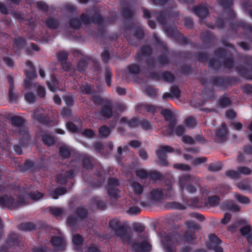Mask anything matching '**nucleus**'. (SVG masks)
Returning <instances> with one entry per match:
<instances>
[{
	"instance_id": "obj_43",
	"label": "nucleus",
	"mask_w": 252,
	"mask_h": 252,
	"mask_svg": "<svg viewBox=\"0 0 252 252\" xmlns=\"http://www.w3.org/2000/svg\"><path fill=\"white\" fill-rule=\"evenodd\" d=\"M66 127L69 131L73 133L77 132L79 129L78 127L72 123H68L66 124Z\"/></svg>"
},
{
	"instance_id": "obj_56",
	"label": "nucleus",
	"mask_w": 252,
	"mask_h": 252,
	"mask_svg": "<svg viewBox=\"0 0 252 252\" xmlns=\"http://www.w3.org/2000/svg\"><path fill=\"white\" fill-rule=\"evenodd\" d=\"M111 73L109 69H107L105 73V79L106 83L108 86L111 84Z\"/></svg>"
},
{
	"instance_id": "obj_59",
	"label": "nucleus",
	"mask_w": 252,
	"mask_h": 252,
	"mask_svg": "<svg viewBox=\"0 0 252 252\" xmlns=\"http://www.w3.org/2000/svg\"><path fill=\"white\" fill-rule=\"evenodd\" d=\"M37 7L43 11H46L48 9L47 5L42 1H38L36 3Z\"/></svg>"
},
{
	"instance_id": "obj_53",
	"label": "nucleus",
	"mask_w": 252,
	"mask_h": 252,
	"mask_svg": "<svg viewBox=\"0 0 252 252\" xmlns=\"http://www.w3.org/2000/svg\"><path fill=\"white\" fill-rule=\"evenodd\" d=\"M64 101L66 105L68 106H71L73 103V98L69 95H67L64 97Z\"/></svg>"
},
{
	"instance_id": "obj_18",
	"label": "nucleus",
	"mask_w": 252,
	"mask_h": 252,
	"mask_svg": "<svg viewBox=\"0 0 252 252\" xmlns=\"http://www.w3.org/2000/svg\"><path fill=\"white\" fill-rule=\"evenodd\" d=\"M83 239L79 235H75L72 238V242L74 248L76 250H80L83 244Z\"/></svg>"
},
{
	"instance_id": "obj_34",
	"label": "nucleus",
	"mask_w": 252,
	"mask_h": 252,
	"mask_svg": "<svg viewBox=\"0 0 252 252\" xmlns=\"http://www.w3.org/2000/svg\"><path fill=\"white\" fill-rule=\"evenodd\" d=\"M162 79L166 82H172L173 81L174 78L173 75L168 72H164L162 74Z\"/></svg>"
},
{
	"instance_id": "obj_15",
	"label": "nucleus",
	"mask_w": 252,
	"mask_h": 252,
	"mask_svg": "<svg viewBox=\"0 0 252 252\" xmlns=\"http://www.w3.org/2000/svg\"><path fill=\"white\" fill-rule=\"evenodd\" d=\"M46 111L42 108L37 109L33 113V117L41 122H45L46 119Z\"/></svg>"
},
{
	"instance_id": "obj_45",
	"label": "nucleus",
	"mask_w": 252,
	"mask_h": 252,
	"mask_svg": "<svg viewBox=\"0 0 252 252\" xmlns=\"http://www.w3.org/2000/svg\"><path fill=\"white\" fill-rule=\"evenodd\" d=\"M128 70L129 73L137 74L139 72V67L137 65H131L128 67Z\"/></svg>"
},
{
	"instance_id": "obj_42",
	"label": "nucleus",
	"mask_w": 252,
	"mask_h": 252,
	"mask_svg": "<svg viewBox=\"0 0 252 252\" xmlns=\"http://www.w3.org/2000/svg\"><path fill=\"white\" fill-rule=\"evenodd\" d=\"M186 226L187 228L190 231L197 230L199 227L196 223L192 221L187 222L186 223Z\"/></svg>"
},
{
	"instance_id": "obj_4",
	"label": "nucleus",
	"mask_w": 252,
	"mask_h": 252,
	"mask_svg": "<svg viewBox=\"0 0 252 252\" xmlns=\"http://www.w3.org/2000/svg\"><path fill=\"white\" fill-rule=\"evenodd\" d=\"M245 225L243 226L240 230L241 235L246 237L248 241V243L252 245V229L250 225L248 224L246 220L240 219L236 221L233 224L229 226L228 230L231 232H234L236 230L238 225L241 226Z\"/></svg>"
},
{
	"instance_id": "obj_32",
	"label": "nucleus",
	"mask_w": 252,
	"mask_h": 252,
	"mask_svg": "<svg viewBox=\"0 0 252 252\" xmlns=\"http://www.w3.org/2000/svg\"><path fill=\"white\" fill-rule=\"evenodd\" d=\"M219 202V198L216 196L209 197L207 200V204L212 206L218 205Z\"/></svg>"
},
{
	"instance_id": "obj_39",
	"label": "nucleus",
	"mask_w": 252,
	"mask_h": 252,
	"mask_svg": "<svg viewBox=\"0 0 252 252\" xmlns=\"http://www.w3.org/2000/svg\"><path fill=\"white\" fill-rule=\"evenodd\" d=\"M162 115L164 117L166 121H170L172 119V114L168 110H164L161 111Z\"/></svg>"
},
{
	"instance_id": "obj_14",
	"label": "nucleus",
	"mask_w": 252,
	"mask_h": 252,
	"mask_svg": "<svg viewBox=\"0 0 252 252\" xmlns=\"http://www.w3.org/2000/svg\"><path fill=\"white\" fill-rule=\"evenodd\" d=\"M194 12L200 18H204L208 14V8L206 4H202L194 8Z\"/></svg>"
},
{
	"instance_id": "obj_22",
	"label": "nucleus",
	"mask_w": 252,
	"mask_h": 252,
	"mask_svg": "<svg viewBox=\"0 0 252 252\" xmlns=\"http://www.w3.org/2000/svg\"><path fill=\"white\" fill-rule=\"evenodd\" d=\"M66 192V190L64 188H59L51 191L50 194L53 198L57 199L60 195L65 194Z\"/></svg>"
},
{
	"instance_id": "obj_44",
	"label": "nucleus",
	"mask_w": 252,
	"mask_h": 252,
	"mask_svg": "<svg viewBox=\"0 0 252 252\" xmlns=\"http://www.w3.org/2000/svg\"><path fill=\"white\" fill-rule=\"evenodd\" d=\"M24 96L26 101L29 103L33 102L35 99L34 94L31 93H25Z\"/></svg>"
},
{
	"instance_id": "obj_38",
	"label": "nucleus",
	"mask_w": 252,
	"mask_h": 252,
	"mask_svg": "<svg viewBox=\"0 0 252 252\" xmlns=\"http://www.w3.org/2000/svg\"><path fill=\"white\" fill-rule=\"evenodd\" d=\"M173 168L183 171H188L190 169L189 166L181 163L174 164Z\"/></svg>"
},
{
	"instance_id": "obj_50",
	"label": "nucleus",
	"mask_w": 252,
	"mask_h": 252,
	"mask_svg": "<svg viewBox=\"0 0 252 252\" xmlns=\"http://www.w3.org/2000/svg\"><path fill=\"white\" fill-rule=\"evenodd\" d=\"M71 114V112L69 108H63L61 112V115L63 117L68 118Z\"/></svg>"
},
{
	"instance_id": "obj_64",
	"label": "nucleus",
	"mask_w": 252,
	"mask_h": 252,
	"mask_svg": "<svg viewBox=\"0 0 252 252\" xmlns=\"http://www.w3.org/2000/svg\"><path fill=\"white\" fill-rule=\"evenodd\" d=\"M85 252H99V250L94 246H91L88 247L85 250Z\"/></svg>"
},
{
	"instance_id": "obj_47",
	"label": "nucleus",
	"mask_w": 252,
	"mask_h": 252,
	"mask_svg": "<svg viewBox=\"0 0 252 252\" xmlns=\"http://www.w3.org/2000/svg\"><path fill=\"white\" fill-rule=\"evenodd\" d=\"M14 45L16 47H17V48L21 47L24 45L25 40L22 38L19 37V38L14 40Z\"/></svg>"
},
{
	"instance_id": "obj_48",
	"label": "nucleus",
	"mask_w": 252,
	"mask_h": 252,
	"mask_svg": "<svg viewBox=\"0 0 252 252\" xmlns=\"http://www.w3.org/2000/svg\"><path fill=\"white\" fill-rule=\"evenodd\" d=\"M220 105L222 107H225L230 104V100L228 98L223 97L220 99Z\"/></svg>"
},
{
	"instance_id": "obj_12",
	"label": "nucleus",
	"mask_w": 252,
	"mask_h": 252,
	"mask_svg": "<svg viewBox=\"0 0 252 252\" xmlns=\"http://www.w3.org/2000/svg\"><path fill=\"white\" fill-rule=\"evenodd\" d=\"M118 185V181L116 179L112 178L109 180L108 192L111 197L116 198L119 196V190L116 188Z\"/></svg>"
},
{
	"instance_id": "obj_62",
	"label": "nucleus",
	"mask_w": 252,
	"mask_h": 252,
	"mask_svg": "<svg viewBox=\"0 0 252 252\" xmlns=\"http://www.w3.org/2000/svg\"><path fill=\"white\" fill-rule=\"evenodd\" d=\"M142 127L145 129H149L151 128V125L147 121H143L141 123Z\"/></svg>"
},
{
	"instance_id": "obj_16",
	"label": "nucleus",
	"mask_w": 252,
	"mask_h": 252,
	"mask_svg": "<svg viewBox=\"0 0 252 252\" xmlns=\"http://www.w3.org/2000/svg\"><path fill=\"white\" fill-rule=\"evenodd\" d=\"M226 135L227 129L225 126L223 124L221 128L219 129L216 133L217 140L219 142L222 141L225 138Z\"/></svg>"
},
{
	"instance_id": "obj_37",
	"label": "nucleus",
	"mask_w": 252,
	"mask_h": 252,
	"mask_svg": "<svg viewBox=\"0 0 252 252\" xmlns=\"http://www.w3.org/2000/svg\"><path fill=\"white\" fill-rule=\"evenodd\" d=\"M46 25L48 27L54 29L57 27L58 24L55 19L50 18L46 21Z\"/></svg>"
},
{
	"instance_id": "obj_1",
	"label": "nucleus",
	"mask_w": 252,
	"mask_h": 252,
	"mask_svg": "<svg viewBox=\"0 0 252 252\" xmlns=\"http://www.w3.org/2000/svg\"><path fill=\"white\" fill-rule=\"evenodd\" d=\"M109 226L115 232L117 236L120 237L123 242L127 244H132V247L136 252H147L151 250V246L147 238L141 237L138 242L131 243V236L121 225L120 221L117 219L111 220Z\"/></svg>"
},
{
	"instance_id": "obj_52",
	"label": "nucleus",
	"mask_w": 252,
	"mask_h": 252,
	"mask_svg": "<svg viewBox=\"0 0 252 252\" xmlns=\"http://www.w3.org/2000/svg\"><path fill=\"white\" fill-rule=\"evenodd\" d=\"M182 140L183 142L187 144H192L194 143V140L191 137L187 135L183 136Z\"/></svg>"
},
{
	"instance_id": "obj_25",
	"label": "nucleus",
	"mask_w": 252,
	"mask_h": 252,
	"mask_svg": "<svg viewBox=\"0 0 252 252\" xmlns=\"http://www.w3.org/2000/svg\"><path fill=\"white\" fill-rule=\"evenodd\" d=\"M42 140L44 143L48 146L52 145L55 143L54 137L47 133L42 135Z\"/></svg>"
},
{
	"instance_id": "obj_9",
	"label": "nucleus",
	"mask_w": 252,
	"mask_h": 252,
	"mask_svg": "<svg viewBox=\"0 0 252 252\" xmlns=\"http://www.w3.org/2000/svg\"><path fill=\"white\" fill-rule=\"evenodd\" d=\"M54 231H56V232L54 233H57L59 234V236L52 237L50 242L56 251L62 250L65 247V242L59 230L56 229Z\"/></svg>"
},
{
	"instance_id": "obj_26",
	"label": "nucleus",
	"mask_w": 252,
	"mask_h": 252,
	"mask_svg": "<svg viewBox=\"0 0 252 252\" xmlns=\"http://www.w3.org/2000/svg\"><path fill=\"white\" fill-rule=\"evenodd\" d=\"M131 188L136 194H140L143 190V187L137 182H133L131 184Z\"/></svg>"
},
{
	"instance_id": "obj_57",
	"label": "nucleus",
	"mask_w": 252,
	"mask_h": 252,
	"mask_svg": "<svg viewBox=\"0 0 252 252\" xmlns=\"http://www.w3.org/2000/svg\"><path fill=\"white\" fill-rule=\"evenodd\" d=\"M141 210L138 207H132L129 208L128 212L132 215L137 214L140 213Z\"/></svg>"
},
{
	"instance_id": "obj_2",
	"label": "nucleus",
	"mask_w": 252,
	"mask_h": 252,
	"mask_svg": "<svg viewBox=\"0 0 252 252\" xmlns=\"http://www.w3.org/2000/svg\"><path fill=\"white\" fill-rule=\"evenodd\" d=\"M14 192L18 193V196L11 194L0 196V206L7 207L10 208H15L24 203V198H29L34 201H37L43 196V193L39 192H32L28 194L25 189L16 188L14 189Z\"/></svg>"
},
{
	"instance_id": "obj_60",
	"label": "nucleus",
	"mask_w": 252,
	"mask_h": 252,
	"mask_svg": "<svg viewBox=\"0 0 252 252\" xmlns=\"http://www.w3.org/2000/svg\"><path fill=\"white\" fill-rule=\"evenodd\" d=\"M231 219V215L228 214L226 213L224 215L223 218L221 220V222L223 224H227Z\"/></svg>"
},
{
	"instance_id": "obj_21",
	"label": "nucleus",
	"mask_w": 252,
	"mask_h": 252,
	"mask_svg": "<svg viewBox=\"0 0 252 252\" xmlns=\"http://www.w3.org/2000/svg\"><path fill=\"white\" fill-rule=\"evenodd\" d=\"M180 91L177 87H173L171 89V94L165 93L163 95V98L165 99L171 96L178 97L180 96Z\"/></svg>"
},
{
	"instance_id": "obj_36",
	"label": "nucleus",
	"mask_w": 252,
	"mask_h": 252,
	"mask_svg": "<svg viewBox=\"0 0 252 252\" xmlns=\"http://www.w3.org/2000/svg\"><path fill=\"white\" fill-rule=\"evenodd\" d=\"M226 175L232 179H236L239 177V170L236 171L233 170L227 171Z\"/></svg>"
},
{
	"instance_id": "obj_33",
	"label": "nucleus",
	"mask_w": 252,
	"mask_h": 252,
	"mask_svg": "<svg viewBox=\"0 0 252 252\" xmlns=\"http://www.w3.org/2000/svg\"><path fill=\"white\" fill-rule=\"evenodd\" d=\"M110 129L105 126H102L99 129V134L101 137H106L110 134Z\"/></svg>"
},
{
	"instance_id": "obj_63",
	"label": "nucleus",
	"mask_w": 252,
	"mask_h": 252,
	"mask_svg": "<svg viewBox=\"0 0 252 252\" xmlns=\"http://www.w3.org/2000/svg\"><path fill=\"white\" fill-rule=\"evenodd\" d=\"M37 89L38 94L41 97H44L45 94V89L40 85L37 86Z\"/></svg>"
},
{
	"instance_id": "obj_23",
	"label": "nucleus",
	"mask_w": 252,
	"mask_h": 252,
	"mask_svg": "<svg viewBox=\"0 0 252 252\" xmlns=\"http://www.w3.org/2000/svg\"><path fill=\"white\" fill-rule=\"evenodd\" d=\"M234 196L236 200L242 204H248L250 203V200L249 198L246 196L240 195L237 193H234Z\"/></svg>"
},
{
	"instance_id": "obj_51",
	"label": "nucleus",
	"mask_w": 252,
	"mask_h": 252,
	"mask_svg": "<svg viewBox=\"0 0 252 252\" xmlns=\"http://www.w3.org/2000/svg\"><path fill=\"white\" fill-rule=\"evenodd\" d=\"M239 173L240 174H243L245 175L250 174L251 173V170L246 167L243 166L240 167L238 168Z\"/></svg>"
},
{
	"instance_id": "obj_20",
	"label": "nucleus",
	"mask_w": 252,
	"mask_h": 252,
	"mask_svg": "<svg viewBox=\"0 0 252 252\" xmlns=\"http://www.w3.org/2000/svg\"><path fill=\"white\" fill-rule=\"evenodd\" d=\"M8 80V82L10 85V90H9V98L11 101L15 100L18 97V95L16 94H15L13 89L12 83H13V78L12 76H8L7 77Z\"/></svg>"
},
{
	"instance_id": "obj_6",
	"label": "nucleus",
	"mask_w": 252,
	"mask_h": 252,
	"mask_svg": "<svg viewBox=\"0 0 252 252\" xmlns=\"http://www.w3.org/2000/svg\"><path fill=\"white\" fill-rule=\"evenodd\" d=\"M193 182V178L188 175L181 176L178 182V186L180 190L183 192L184 190H186L191 193L195 192L196 189L192 185Z\"/></svg>"
},
{
	"instance_id": "obj_7",
	"label": "nucleus",
	"mask_w": 252,
	"mask_h": 252,
	"mask_svg": "<svg viewBox=\"0 0 252 252\" xmlns=\"http://www.w3.org/2000/svg\"><path fill=\"white\" fill-rule=\"evenodd\" d=\"M173 152V148L170 146L166 145L159 146L156 151V154L160 164L163 166H167L168 163L166 159V154Z\"/></svg>"
},
{
	"instance_id": "obj_35",
	"label": "nucleus",
	"mask_w": 252,
	"mask_h": 252,
	"mask_svg": "<svg viewBox=\"0 0 252 252\" xmlns=\"http://www.w3.org/2000/svg\"><path fill=\"white\" fill-rule=\"evenodd\" d=\"M237 186L239 189L241 190H248L250 188L248 182L245 181L239 182Z\"/></svg>"
},
{
	"instance_id": "obj_31",
	"label": "nucleus",
	"mask_w": 252,
	"mask_h": 252,
	"mask_svg": "<svg viewBox=\"0 0 252 252\" xmlns=\"http://www.w3.org/2000/svg\"><path fill=\"white\" fill-rule=\"evenodd\" d=\"M11 121L12 124L18 127H21L24 122V119L19 117H14Z\"/></svg>"
},
{
	"instance_id": "obj_13",
	"label": "nucleus",
	"mask_w": 252,
	"mask_h": 252,
	"mask_svg": "<svg viewBox=\"0 0 252 252\" xmlns=\"http://www.w3.org/2000/svg\"><path fill=\"white\" fill-rule=\"evenodd\" d=\"M89 22V17L85 14H82L80 19H74L70 21V26L74 29L79 28L81 23L87 24Z\"/></svg>"
},
{
	"instance_id": "obj_10",
	"label": "nucleus",
	"mask_w": 252,
	"mask_h": 252,
	"mask_svg": "<svg viewBox=\"0 0 252 252\" xmlns=\"http://www.w3.org/2000/svg\"><path fill=\"white\" fill-rule=\"evenodd\" d=\"M100 101L103 104V108L101 111V115L105 118H109L112 115V110L110 103L105 100H101L99 97H94V101L95 103Z\"/></svg>"
},
{
	"instance_id": "obj_54",
	"label": "nucleus",
	"mask_w": 252,
	"mask_h": 252,
	"mask_svg": "<svg viewBox=\"0 0 252 252\" xmlns=\"http://www.w3.org/2000/svg\"><path fill=\"white\" fill-rule=\"evenodd\" d=\"M185 131V128L182 126H177L175 128V133L178 136L182 135Z\"/></svg>"
},
{
	"instance_id": "obj_41",
	"label": "nucleus",
	"mask_w": 252,
	"mask_h": 252,
	"mask_svg": "<svg viewBox=\"0 0 252 252\" xmlns=\"http://www.w3.org/2000/svg\"><path fill=\"white\" fill-rule=\"evenodd\" d=\"M136 173L137 176L140 179H145L148 176V173L143 169L137 170Z\"/></svg>"
},
{
	"instance_id": "obj_8",
	"label": "nucleus",
	"mask_w": 252,
	"mask_h": 252,
	"mask_svg": "<svg viewBox=\"0 0 252 252\" xmlns=\"http://www.w3.org/2000/svg\"><path fill=\"white\" fill-rule=\"evenodd\" d=\"M26 69L25 70V73L27 79L24 82V86L26 89L31 88L32 85L31 79L35 77L36 75L32 63L30 61L26 62Z\"/></svg>"
},
{
	"instance_id": "obj_29",
	"label": "nucleus",
	"mask_w": 252,
	"mask_h": 252,
	"mask_svg": "<svg viewBox=\"0 0 252 252\" xmlns=\"http://www.w3.org/2000/svg\"><path fill=\"white\" fill-rule=\"evenodd\" d=\"M121 121L122 123H127L128 126L130 127H136L138 126V121L136 119H131L130 121H127V119L125 118H123L121 119Z\"/></svg>"
},
{
	"instance_id": "obj_58",
	"label": "nucleus",
	"mask_w": 252,
	"mask_h": 252,
	"mask_svg": "<svg viewBox=\"0 0 252 252\" xmlns=\"http://www.w3.org/2000/svg\"><path fill=\"white\" fill-rule=\"evenodd\" d=\"M81 89L83 93L86 94H90L92 92L91 86L88 85L82 86Z\"/></svg>"
},
{
	"instance_id": "obj_46",
	"label": "nucleus",
	"mask_w": 252,
	"mask_h": 252,
	"mask_svg": "<svg viewBox=\"0 0 252 252\" xmlns=\"http://www.w3.org/2000/svg\"><path fill=\"white\" fill-rule=\"evenodd\" d=\"M175 126V123L171 122L170 125L167 127V131L165 133V135H172L174 133V127Z\"/></svg>"
},
{
	"instance_id": "obj_11",
	"label": "nucleus",
	"mask_w": 252,
	"mask_h": 252,
	"mask_svg": "<svg viewBox=\"0 0 252 252\" xmlns=\"http://www.w3.org/2000/svg\"><path fill=\"white\" fill-rule=\"evenodd\" d=\"M220 240L215 234H210L209 236L208 248L212 249L215 252H223L221 248L219 247Z\"/></svg>"
},
{
	"instance_id": "obj_3",
	"label": "nucleus",
	"mask_w": 252,
	"mask_h": 252,
	"mask_svg": "<svg viewBox=\"0 0 252 252\" xmlns=\"http://www.w3.org/2000/svg\"><path fill=\"white\" fill-rule=\"evenodd\" d=\"M173 190L171 184H167L163 189H153L149 192L148 198L151 202H156L163 199L169 198L173 194Z\"/></svg>"
},
{
	"instance_id": "obj_5",
	"label": "nucleus",
	"mask_w": 252,
	"mask_h": 252,
	"mask_svg": "<svg viewBox=\"0 0 252 252\" xmlns=\"http://www.w3.org/2000/svg\"><path fill=\"white\" fill-rule=\"evenodd\" d=\"M161 239L166 252H175L174 246L178 244L179 241L181 240V238L176 233L170 235L164 234L162 235Z\"/></svg>"
},
{
	"instance_id": "obj_27",
	"label": "nucleus",
	"mask_w": 252,
	"mask_h": 252,
	"mask_svg": "<svg viewBox=\"0 0 252 252\" xmlns=\"http://www.w3.org/2000/svg\"><path fill=\"white\" fill-rule=\"evenodd\" d=\"M60 154L63 158H68L70 154V151L66 146H62L60 148Z\"/></svg>"
},
{
	"instance_id": "obj_49",
	"label": "nucleus",
	"mask_w": 252,
	"mask_h": 252,
	"mask_svg": "<svg viewBox=\"0 0 252 252\" xmlns=\"http://www.w3.org/2000/svg\"><path fill=\"white\" fill-rule=\"evenodd\" d=\"M77 214L78 217L83 218L86 216L87 212L84 208L80 207L77 209Z\"/></svg>"
},
{
	"instance_id": "obj_28",
	"label": "nucleus",
	"mask_w": 252,
	"mask_h": 252,
	"mask_svg": "<svg viewBox=\"0 0 252 252\" xmlns=\"http://www.w3.org/2000/svg\"><path fill=\"white\" fill-rule=\"evenodd\" d=\"M19 227L21 230L29 231L33 229L34 228V225L32 223H23L21 224Z\"/></svg>"
},
{
	"instance_id": "obj_24",
	"label": "nucleus",
	"mask_w": 252,
	"mask_h": 252,
	"mask_svg": "<svg viewBox=\"0 0 252 252\" xmlns=\"http://www.w3.org/2000/svg\"><path fill=\"white\" fill-rule=\"evenodd\" d=\"M49 209L51 214L56 217L61 216L64 213L63 209L59 207H51Z\"/></svg>"
},
{
	"instance_id": "obj_40",
	"label": "nucleus",
	"mask_w": 252,
	"mask_h": 252,
	"mask_svg": "<svg viewBox=\"0 0 252 252\" xmlns=\"http://www.w3.org/2000/svg\"><path fill=\"white\" fill-rule=\"evenodd\" d=\"M73 176V173L72 172L68 173L65 177L62 178L61 175H59L57 177V182L61 184H64L66 182V178H71Z\"/></svg>"
},
{
	"instance_id": "obj_17",
	"label": "nucleus",
	"mask_w": 252,
	"mask_h": 252,
	"mask_svg": "<svg viewBox=\"0 0 252 252\" xmlns=\"http://www.w3.org/2000/svg\"><path fill=\"white\" fill-rule=\"evenodd\" d=\"M68 54L65 52H61L58 54V58L59 60L62 63L63 68L65 70H67L69 68V64L67 63H64L66 61Z\"/></svg>"
},
{
	"instance_id": "obj_61",
	"label": "nucleus",
	"mask_w": 252,
	"mask_h": 252,
	"mask_svg": "<svg viewBox=\"0 0 252 252\" xmlns=\"http://www.w3.org/2000/svg\"><path fill=\"white\" fill-rule=\"evenodd\" d=\"M83 134L87 137L92 138L94 136V133L92 130L87 129L84 131Z\"/></svg>"
},
{
	"instance_id": "obj_55",
	"label": "nucleus",
	"mask_w": 252,
	"mask_h": 252,
	"mask_svg": "<svg viewBox=\"0 0 252 252\" xmlns=\"http://www.w3.org/2000/svg\"><path fill=\"white\" fill-rule=\"evenodd\" d=\"M194 238V237L193 236V233L191 231V232H187L185 234L183 239L184 241L189 242Z\"/></svg>"
},
{
	"instance_id": "obj_30",
	"label": "nucleus",
	"mask_w": 252,
	"mask_h": 252,
	"mask_svg": "<svg viewBox=\"0 0 252 252\" xmlns=\"http://www.w3.org/2000/svg\"><path fill=\"white\" fill-rule=\"evenodd\" d=\"M185 125L186 126L192 128L196 126V122L194 118L192 117H189L185 120Z\"/></svg>"
},
{
	"instance_id": "obj_19",
	"label": "nucleus",
	"mask_w": 252,
	"mask_h": 252,
	"mask_svg": "<svg viewBox=\"0 0 252 252\" xmlns=\"http://www.w3.org/2000/svg\"><path fill=\"white\" fill-rule=\"evenodd\" d=\"M222 208L233 211H238L239 210V206L231 201L224 202Z\"/></svg>"
}]
</instances>
